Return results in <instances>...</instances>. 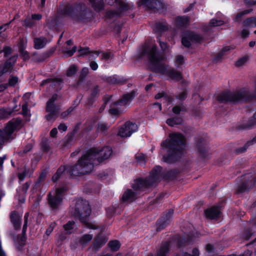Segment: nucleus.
I'll use <instances>...</instances> for the list:
<instances>
[{
  "label": "nucleus",
  "mask_w": 256,
  "mask_h": 256,
  "mask_svg": "<svg viewBox=\"0 0 256 256\" xmlns=\"http://www.w3.org/2000/svg\"><path fill=\"white\" fill-rule=\"evenodd\" d=\"M148 56L150 62V69L156 73L165 75L176 81H180L182 79V75L180 72L170 67L168 65L163 62L165 58L163 54L158 52L157 47L153 45L150 47L145 46L142 48L140 56Z\"/></svg>",
  "instance_id": "obj_1"
},
{
  "label": "nucleus",
  "mask_w": 256,
  "mask_h": 256,
  "mask_svg": "<svg viewBox=\"0 0 256 256\" xmlns=\"http://www.w3.org/2000/svg\"><path fill=\"white\" fill-rule=\"evenodd\" d=\"M180 174L178 168H173L169 170L162 171L160 166H155L150 172L149 175L144 178H140L134 180L132 188L134 190H141L143 187H156L162 180L166 182L172 181L176 180Z\"/></svg>",
  "instance_id": "obj_2"
},
{
  "label": "nucleus",
  "mask_w": 256,
  "mask_h": 256,
  "mask_svg": "<svg viewBox=\"0 0 256 256\" xmlns=\"http://www.w3.org/2000/svg\"><path fill=\"white\" fill-rule=\"evenodd\" d=\"M164 160H178L182 158L186 153V139L180 133L170 134L169 138L161 144Z\"/></svg>",
  "instance_id": "obj_3"
},
{
  "label": "nucleus",
  "mask_w": 256,
  "mask_h": 256,
  "mask_svg": "<svg viewBox=\"0 0 256 256\" xmlns=\"http://www.w3.org/2000/svg\"><path fill=\"white\" fill-rule=\"evenodd\" d=\"M74 166L62 165L57 170L52 176L54 182L60 178H74L77 176H82L90 173L93 170L94 164H98L104 161H77Z\"/></svg>",
  "instance_id": "obj_4"
},
{
  "label": "nucleus",
  "mask_w": 256,
  "mask_h": 256,
  "mask_svg": "<svg viewBox=\"0 0 256 256\" xmlns=\"http://www.w3.org/2000/svg\"><path fill=\"white\" fill-rule=\"evenodd\" d=\"M72 213L74 217L80 220L86 228L92 230L98 229V226L88 222L91 214V208L88 202L82 198L76 200L74 206L72 208Z\"/></svg>",
  "instance_id": "obj_5"
},
{
  "label": "nucleus",
  "mask_w": 256,
  "mask_h": 256,
  "mask_svg": "<svg viewBox=\"0 0 256 256\" xmlns=\"http://www.w3.org/2000/svg\"><path fill=\"white\" fill-rule=\"evenodd\" d=\"M60 12L76 22L88 20L92 15L90 10L84 5L68 4L61 8Z\"/></svg>",
  "instance_id": "obj_6"
},
{
  "label": "nucleus",
  "mask_w": 256,
  "mask_h": 256,
  "mask_svg": "<svg viewBox=\"0 0 256 256\" xmlns=\"http://www.w3.org/2000/svg\"><path fill=\"white\" fill-rule=\"evenodd\" d=\"M22 122L20 118L13 119L9 122L7 125L2 130H0V148L2 146L7 142H9L14 138V130L20 126Z\"/></svg>",
  "instance_id": "obj_7"
},
{
  "label": "nucleus",
  "mask_w": 256,
  "mask_h": 256,
  "mask_svg": "<svg viewBox=\"0 0 256 256\" xmlns=\"http://www.w3.org/2000/svg\"><path fill=\"white\" fill-rule=\"evenodd\" d=\"M67 190L65 187L56 189L54 194L50 192L47 196L48 204L50 208L54 212L60 209L63 204L64 194Z\"/></svg>",
  "instance_id": "obj_8"
},
{
  "label": "nucleus",
  "mask_w": 256,
  "mask_h": 256,
  "mask_svg": "<svg viewBox=\"0 0 256 256\" xmlns=\"http://www.w3.org/2000/svg\"><path fill=\"white\" fill-rule=\"evenodd\" d=\"M112 154V150L108 146L104 147L102 149L93 148L88 150L78 160H91L97 156L100 160H106L110 158Z\"/></svg>",
  "instance_id": "obj_9"
},
{
  "label": "nucleus",
  "mask_w": 256,
  "mask_h": 256,
  "mask_svg": "<svg viewBox=\"0 0 256 256\" xmlns=\"http://www.w3.org/2000/svg\"><path fill=\"white\" fill-rule=\"evenodd\" d=\"M254 187H256V174L252 172L245 174L240 178V183L236 189V194H242Z\"/></svg>",
  "instance_id": "obj_10"
},
{
  "label": "nucleus",
  "mask_w": 256,
  "mask_h": 256,
  "mask_svg": "<svg viewBox=\"0 0 256 256\" xmlns=\"http://www.w3.org/2000/svg\"><path fill=\"white\" fill-rule=\"evenodd\" d=\"M118 10H109L106 14V18L108 19H114L120 17L124 15V12L129 10L133 8V6L120 0L117 6Z\"/></svg>",
  "instance_id": "obj_11"
},
{
  "label": "nucleus",
  "mask_w": 256,
  "mask_h": 256,
  "mask_svg": "<svg viewBox=\"0 0 256 256\" xmlns=\"http://www.w3.org/2000/svg\"><path fill=\"white\" fill-rule=\"evenodd\" d=\"M138 6H143L146 9L154 12L166 9L165 4L160 0H140L138 2Z\"/></svg>",
  "instance_id": "obj_12"
},
{
  "label": "nucleus",
  "mask_w": 256,
  "mask_h": 256,
  "mask_svg": "<svg viewBox=\"0 0 256 256\" xmlns=\"http://www.w3.org/2000/svg\"><path fill=\"white\" fill-rule=\"evenodd\" d=\"M203 38L201 36L193 32L188 31L186 32L182 38V42L186 48L191 46V42L194 43H201Z\"/></svg>",
  "instance_id": "obj_13"
},
{
  "label": "nucleus",
  "mask_w": 256,
  "mask_h": 256,
  "mask_svg": "<svg viewBox=\"0 0 256 256\" xmlns=\"http://www.w3.org/2000/svg\"><path fill=\"white\" fill-rule=\"evenodd\" d=\"M174 211L172 209H169L168 212L159 218L156 222V231L158 232L164 229L170 224L173 216Z\"/></svg>",
  "instance_id": "obj_14"
},
{
  "label": "nucleus",
  "mask_w": 256,
  "mask_h": 256,
  "mask_svg": "<svg viewBox=\"0 0 256 256\" xmlns=\"http://www.w3.org/2000/svg\"><path fill=\"white\" fill-rule=\"evenodd\" d=\"M222 206L218 204L206 208L204 211L206 218L210 220H220L222 214Z\"/></svg>",
  "instance_id": "obj_15"
},
{
  "label": "nucleus",
  "mask_w": 256,
  "mask_h": 256,
  "mask_svg": "<svg viewBox=\"0 0 256 256\" xmlns=\"http://www.w3.org/2000/svg\"><path fill=\"white\" fill-rule=\"evenodd\" d=\"M137 130L138 126L136 124L128 121L120 128L118 135L122 138H127L130 136Z\"/></svg>",
  "instance_id": "obj_16"
},
{
  "label": "nucleus",
  "mask_w": 256,
  "mask_h": 256,
  "mask_svg": "<svg viewBox=\"0 0 256 256\" xmlns=\"http://www.w3.org/2000/svg\"><path fill=\"white\" fill-rule=\"evenodd\" d=\"M46 110L48 114L45 118L48 120L50 121L55 120L58 116L60 108L59 106L55 104L46 103Z\"/></svg>",
  "instance_id": "obj_17"
},
{
  "label": "nucleus",
  "mask_w": 256,
  "mask_h": 256,
  "mask_svg": "<svg viewBox=\"0 0 256 256\" xmlns=\"http://www.w3.org/2000/svg\"><path fill=\"white\" fill-rule=\"evenodd\" d=\"M144 188H146L143 187L140 190H134L133 188L134 191L131 189H127L122 194L120 200L122 202H134L137 198V192L142 191Z\"/></svg>",
  "instance_id": "obj_18"
},
{
  "label": "nucleus",
  "mask_w": 256,
  "mask_h": 256,
  "mask_svg": "<svg viewBox=\"0 0 256 256\" xmlns=\"http://www.w3.org/2000/svg\"><path fill=\"white\" fill-rule=\"evenodd\" d=\"M17 58L18 56H13L6 61L4 66H0V76L4 73L11 72Z\"/></svg>",
  "instance_id": "obj_19"
},
{
  "label": "nucleus",
  "mask_w": 256,
  "mask_h": 256,
  "mask_svg": "<svg viewBox=\"0 0 256 256\" xmlns=\"http://www.w3.org/2000/svg\"><path fill=\"white\" fill-rule=\"evenodd\" d=\"M106 242L107 240L104 236H102L100 234H98L95 236L92 242V250L94 252L98 250L106 244Z\"/></svg>",
  "instance_id": "obj_20"
},
{
  "label": "nucleus",
  "mask_w": 256,
  "mask_h": 256,
  "mask_svg": "<svg viewBox=\"0 0 256 256\" xmlns=\"http://www.w3.org/2000/svg\"><path fill=\"white\" fill-rule=\"evenodd\" d=\"M206 140L202 138H198L196 140V146L198 152L202 158H208L209 154L206 148Z\"/></svg>",
  "instance_id": "obj_21"
},
{
  "label": "nucleus",
  "mask_w": 256,
  "mask_h": 256,
  "mask_svg": "<svg viewBox=\"0 0 256 256\" xmlns=\"http://www.w3.org/2000/svg\"><path fill=\"white\" fill-rule=\"evenodd\" d=\"M10 220L14 228L16 230H18L20 229L22 225V216H20L17 211L14 210L11 212Z\"/></svg>",
  "instance_id": "obj_22"
},
{
  "label": "nucleus",
  "mask_w": 256,
  "mask_h": 256,
  "mask_svg": "<svg viewBox=\"0 0 256 256\" xmlns=\"http://www.w3.org/2000/svg\"><path fill=\"white\" fill-rule=\"evenodd\" d=\"M136 94V91L132 90L129 93H127L123 95L122 97L118 100L114 102V105H122L126 106L129 102L132 101Z\"/></svg>",
  "instance_id": "obj_23"
},
{
  "label": "nucleus",
  "mask_w": 256,
  "mask_h": 256,
  "mask_svg": "<svg viewBox=\"0 0 256 256\" xmlns=\"http://www.w3.org/2000/svg\"><path fill=\"white\" fill-rule=\"evenodd\" d=\"M63 80L60 78H50L43 80L40 86H43L46 84H50V86L57 89H60L59 86L62 84Z\"/></svg>",
  "instance_id": "obj_24"
},
{
  "label": "nucleus",
  "mask_w": 256,
  "mask_h": 256,
  "mask_svg": "<svg viewBox=\"0 0 256 256\" xmlns=\"http://www.w3.org/2000/svg\"><path fill=\"white\" fill-rule=\"evenodd\" d=\"M26 237L24 236H16L13 237V240L15 244L16 250L18 251H22L24 246L26 244Z\"/></svg>",
  "instance_id": "obj_25"
},
{
  "label": "nucleus",
  "mask_w": 256,
  "mask_h": 256,
  "mask_svg": "<svg viewBox=\"0 0 256 256\" xmlns=\"http://www.w3.org/2000/svg\"><path fill=\"white\" fill-rule=\"evenodd\" d=\"M78 52L80 53V56L89 54L88 58L90 60L95 59L94 54L98 56L100 53L99 51H90L88 47L82 48L81 46L80 47Z\"/></svg>",
  "instance_id": "obj_26"
},
{
  "label": "nucleus",
  "mask_w": 256,
  "mask_h": 256,
  "mask_svg": "<svg viewBox=\"0 0 256 256\" xmlns=\"http://www.w3.org/2000/svg\"><path fill=\"white\" fill-rule=\"evenodd\" d=\"M170 248V242L166 241L162 243L160 248L158 250L156 256H167Z\"/></svg>",
  "instance_id": "obj_27"
},
{
  "label": "nucleus",
  "mask_w": 256,
  "mask_h": 256,
  "mask_svg": "<svg viewBox=\"0 0 256 256\" xmlns=\"http://www.w3.org/2000/svg\"><path fill=\"white\" fill-rule=\"evenodd\" d=\"M190 19L186 16H178L175 20L176 25L178 28L186 27L190 24Z\"/></svg>",
  "instance_id": "obj_28"
},
{
  "label": "nucleus",
  "mask_w": 256,
  "mask_h": 256,
  "mask_svg": "<svg viewBox=\"0 0 256 256\" xmlns=\"http://www.w3.org/2000/svg\"><path fill=\"white\" fill-rule=\"evenodd\" d=\"M92 7L95 11L100 12L104 10V0H89Z\"/></svg>",
  "instance_id": "obj_29"
},
{
  "label": "nucleus",
  "mask_w": 256,
  "mask_h": 256,
  "mask_svg": "<svg viewBox=\"0 0 256 256\" xmlns=\"http://www.w3.org/2000/svg\"><path fill=\"white\" fill-rule=\"evenodd\" d=\"M168 24L166 22H156L154 27V30L156 33H162L168 30Z\"/></svg>",
  "instance_id": "obj_30"
},
{
  "label": "nucleus",
  "mask_w": 256,
  "mask_h": 256,
  "mask_svg": "<svg viewBox=\"0 0 256 256\" xmlns=\"http://www.w3.org/2000/svg\"><path fill=\"white\" fill-rule=\"evenodd\" d=\"M256 124V111L254 116L246 124H244L238 126V130H246L251 128L254 124Z\"/></svg>",
  "instance_id": "obj_31"
},
{
  "label": "nucleus",
  "mask_w": 256,
  "mask_h": 256,
  "mask_svg": "<svg viewBox=\"0 0 256 256\" xmlns=\"http://www.w3.org/2000/svg\"><path fill=\"white\" fill-rule=\"evenodd\" d=\"M34 47L36 49L43 48L48 42L47 38L44 37L36 38H34Z\"/></svg>",
  "instance_id": "obj_32"
},
{
  "label": "nucleus",
  "mask_w": 256,
  "mask_h": 256,
  "mask_svg": "<svg viewBox=\"0 0 256 256\" xmlns=\"http://www.w3.org/2000/svg\"><path fill=\"white\" fill-rule=\"evenodd\" d=\"M17 106H16L14 107V108H0V118H6L10 116L12 113L14 112H16L18 110V109L16 108Z\"/></svg>",
  "instance_id": "obj_33"
},
{
  "label": "nucleus",
  "mask_w": 256,
  "mask_h": 256,
  "mask_svg": "<svg viewBox=\"0 0 256 256\" xmlns=\"http://www.w3.org/2000/svg\"><path fill=\"white\" fill-rule=\"evenodd\" d=\"M192 238L190 236H188L186 238L180 237L176 240L177 246L180 248L184 247L190 242Z\"/></svg>",
  "instance_id": "obj_34"
},
{
  "label": "nucleus",
  "mask_w": 256,
  "mask_h": 256,
  "mask_svg": "<svg viewBox=\"0 0 256 256\" xmlns=\"http://www.w3.org/2000/svg\"><path fill=\"white\" fill-rule=\"evenodd\" d=\"M46 172L44 171L42 172L40 174L37 180L35 183L34 186L35 188L38 189L41 187V186L42 185V183L44 182L46 178Z\"/></svg>",
  "instance_id": "obj_35"
},
{
  "label": "nucleus",
  "mask_w": 256,
  "mask_h": 256,
  "mask_svg": "<svg viewBox=\"0 0 256 256\" xmlns=\"http://www.w3.org/2000/svg\"><path fill=\"white\" fill-rule=\"evenodd\" d=\"M183 122L182 119L178 116H175L168 118L166 120V124L170 126H174L175 125L181 124Z\"/></svg>",
  "instance_id": "obj_36"
},
{
  "label": "nucleus",
  "mask_w": 256,
  "mask_h": 256,
  "mask_svg": "<svg viewBox=\"0 0 256 256\" xmlns=\"http://www.w3.org/2000/svg\"><path fill=\"white\" fill-rule=\"evenodd\" d=\"M254 233V230L252 227L247 228H245L242 234V238L244 240H248Z\"/></svg>",
  "instance_id": "obj_37"
},
{
  "label": "nucleus",
  "mask_w": 256,
  "mask_h": 256,
  "mask_svg": "<svg viewBox=\"0 0 256 256\" xmlns=\"http://www.w3.org/2000/svg\"><path fill=\"white\" fill-rule=\"evenodd\" d=\"M19 52L24 60H28L30 56L27 51L25 50L24 40L22 39L19 44Z\"/></svg>",
  "instance_id": "obj_38"
},
{
  "label": "nucleus",
  "mask_w": 256,
  "mask_h": 256,
  "mask_svg": "<svg viewBox=\"0 0 256 256\" xmlns=\"http://www.w3.org/2000/svg\"><path fill=\"white\" fill-rule=\"evenodd\" d=\"M108 245L112 252L118 251L121 246V244L118 240H110Z\"/></svg>",
  "instance_id": "obj_39"
},
{
  "label": "nucleus",
  "mask_w": 256,
  "mask_h": 256,
  "mask_svg": "<svg viewBox=\"0 0 256 256\" xmlns=\"http://www.w3.org/2000/svg\"><path fill=\"white\" fill-rule=\"evenodd\" d=\"M93 238L92 234H84L80 239L79 242L82 246H86L88 243Z\"/></svg>",
  "instance_id": "obj_40"
},
{
  "label": "nucleus",
  "mask_w": 256,
  "mask_h": 256,
  "mask_svg": "<svg viewBox=\"0 0 256 256\" xmlns=\"http://www.w3.org/2000/svg\"><path fill=\"white\" fill-rule=\"evenodd\" d=\"M106 80L110 84H119L122 83V80L118 78L116 76H112L108 77Z\"/></svg>",
  "instance_id": "obj_41"
},
{
  "label": "nucleus",
  "mask_w": 256,
  "mask_h": 256,
  "mask_svg": "<svg viewBox=\"0 0 256 256\" xmlns=\"http://www.w3.org/2000/svg\"><path fill=\"white\" fill-rule=\"evenodd\" d=\"M78 70V66L76 64L71 65L67 70L66 76L69 77L74 76Z\"/></svg>",
  "instance_id": "obj_42"
},
{
  "label": "nucleus",
  "mask_w": 256,
  "mask_h": 256,
  "mask_svg": "<svg viewBox=\"0 0 256 256\" xmlns=\"http://www.w3.org/2000/svg\"><path fill=\"white\" fill-rule=\"evenodd\" d=\"M74 224L75 222L74 221L70 220L66 224L63 226V228L64 230L66 232L67 234H72V232H70V230L74 228Z\"/></svg>",
  "instance_id": "obj_43"
},
{
  "label": "nucleus",
  "mask_w": 256,
  "mask_h": 256,
  "mask_svg": "<svg viewBox=\"0 0 256 256\" xmlns=\"http://www.w3.org/2000/svg\"><path fill=\"white\" fill-rule=\"evenodd\" d=\"M117 106L118 105H114V102L111 104L110 108L109 110V113L111 115L118 116L121 114V111L116 108Z\"/></svg>",
  "instance_id": "obj_44"
},
{
  "label": "nucleus",
  "mask_w": 256,
  "mask_h": 256,
  "mask_svg": "<svg viewBox=\"0 0 256 256\" xmlns=\"http://www.w3.org/2000/svg\"><path fill=\"white\" fill-rule=\"evenodd\" d=\"M88 74V69L87 68H84L80 73L78 82H82L84 81L85 78Z\"/></svg>",
  "instance_id": "obj_45"
},
{
  "label": "nucleus",
  "mask_w": 256,
  "mask_h": 256,
  "mask_svg": "<svg viewBox=\"0 0 256 256\" xmlns=\"http://www.w3.org/2000/svg\"><path fill=\"white\" fill-rule=\"evenodd\" d=\"M41 148L42 150L45 152H47L50 150V142L47 139H42L41 142Z\"/></svg>",
  "instance_id": "obj_46"
},
{
  "label": "nucleus",
  "mask_w": 256,
  "mask_h": 256,
  "mask_svg": "<svg viewBox=\"0 0 256 256\" xmlns=\"http://www.w3.org/2000/svg\"><path fill=\"white\" fill-rule=\"evenodd\" d=\"M106 216L110 218L113 217L116 211V208L112 206L106 208Z\"/></svg>",
  "instance_id": "obj_47"
},
{
  "label": "nucleus",
  "mask_w": 256,
  "mask_h": 256,
  "mask_svg": "<svg viewBox=\"0 0 256 256\" xmlns=\"http://www.w3.org/2000/svg\"><path fill=\"white\" fill-rule=\"evenodd\" d=\"M200 250L198 248H194L192 250V254H190L188 252H184L182 253V256H180L178 254H176L175 256H200Z\"/></svg>",
  "instance_id": "obj_48"
},
{
  "label": "nucleus",
  "mask_w": 256,
  "mask_h": 256,
  "mask_svg": "<svg viewBox=\"0 0 256 256\" xmlns=\"http://www.w3.org/2000/svg\"><path fill=\"white\" fill-rule=\"evenodd\" d=\"M250 209L252 212L254 214V216L252 219V222L254 226H256V200L252 204Z\"/></svg>",
  "instance_id": "obj_49"
},
{
  "label": "nucleus",
  "mask_w": 256,
  "mask_h": 256,
  "mask_svg": "<svg viewBox=\"0 0 256 256\" xmlns=\"http://www.w3.org/2000/svg\"><path fill=\"white\" fill-rule=\"evenodd\" d=\"M18 82V78L11 76L8 80V86H14Z\"/></svg>",
  "instance_id": "obj_50"
},
{
  "label": "nucleus",
  "mask_w": 256,
  "mask_h": 256,
  "mask_svg": "<svg viewBox=\"0 0 256 256\" xmlns=\"http://www.w3.org/2000/svg\"><path fill=\"white\" fill-rule=\"evenodd\" d=\"M250 12V10H244L242 12H238L236 14V18H235L236 21V22H240L241 20H242V17L244 15L248 14Z\"/></svg>",
  "instance_id": "obj_51"
},
{
  "label": "nucleus",
  "mask_w": 256,
  "mask_h": 256,
  "mask_svg": "<svg viewBox=\"0 0 256 256\" xmlns=\"http://www.w3.org/2000/svg\"><path fill=\"white\" fill-rule=\"evenodd\" d=\"M74 107L70 106L68 108L66 111L62 112L60 114V116L62 118H65L70 114L74 110Z\"/></svg>",
  "instance_id": "obj_52"
},
{
  "label": "nucleus",
  "mask_w": 256,
  "mask_h": 256,
  "mask_svg": "<svg viewBox=\"0 0 256 256\" xmlns=\"http://www.w3.org/2000/svg\"><path fill=\"white\" fill-rule=\"evenodd\" d=\"M76 50L77 48L76 46H74L71 50H68L67 48H66L64 50V54L66 55V56L70 57L74 54L76 52Z\"/></svg>",
  "instance_id": "obj_53"
},
{
  "label": "nucleus",
  "mask_w": 256,
  "mask_h": 256,
  "mask_svg": "<svg viewBox=\"0 0 256 256\" xmlns=\"http://www.w3.org/2000/svg\"><path fill=\"white\" fill-rule=\"evenodd\" d=\"M184 62V58L182 56L178 55L176 56L175 63L178 68H179L180 66L182 65Z\"/></svg>",
  "instance_id": "obj_54"
},
{
  "label": "nucleus",
  "mask_w": 256,
  "mask_h": 256,
  "mask_svg": "<svg viewBox=\"0 0 256 256\" xmlns=\"http://www.w3.org/2000/svg\"><path fill=\"white\" fill-rule=\"evenodd\" d=\"M48 26L51 28L56 24V18L54 17H50L46 21Z\"/></svg>",
  "instance_id": "obj_55"
},
{
  "label": "nucleus",
  "mask_w": 256,
  "mask_h": 256,
  "mask_svg": "<svg viewBox=\"0 0 256 256\" xmlns=\"http://www.w3.org/2000/svg\"><path fill=\"white\" fill-rule=\"evenodd\" d=\"M35 24L33 19L30 18H28L24 20V26L28 27H32Z\"/></svg>",
  "instance_id": "obj_56"
},
{
  "label": "nucleus",
  "mask_w": 256,
  "mask_h": 256,
  "mask_svg": "<svg viewBox=\"0 0 256 256\" xmlns=\"http://www.w3.org/2000/svg\"><path fill=\"white\" fill-rule=\"evenodd\" d=\"M244 26H254V18H249L242 22Z\"/></svg>",
  "instance_id": "obj_57"
},
{
  "label": "nucleus",
  "mask_w": 256,
  "mask_h": 256,
  "mask_svg": "<svg viewBox=\"0 0 256 256\" xmlns=\"http://www.w3.org/2000/svg\"><path fill=\"white\" fill-rule=\"evenodd\" d=\"M99 91V86L98 85L95 86L91 90L90 96H92V97L96 98L98 96Z\"/></svg>",
  "instance_id": "obj_58"
},
{
  "label": "nucleus",
  "mask_w": 256,
  "mask_h": 256,
  "mask_svg": "<svg viewBox=\"0 0 256 256\" xmlns=\"http://www.w3.org/2000/svg\"><path fill=\"white\" fill-rule=\"evenodd\" d=\"M223 21L220 20H216L215 19L212 20L210 22V24L212 26H217L222 25Z\"/></svg>",
  "instance_id": "obj_59"
},
{
  "label": "nucleus",
  "mask_w": 256,
  "mask_h": 256,
  "mask_svg": "<svg viewBox=\"0 0 256 256\" xmlns=\"http://www.w3.org/2000/svg\"><path fill=\"white\" fill-rule=\"evenodd\" d=\"M108 128L107 124H100L98 125V130L101 132H104Z\"/></svg>",
  "instance_id": "obj_60"
},
{
  "label": "nucleus",
  "mask_w": 256,
  "mask_h": 256,
  "mask_svg": "<svg viewBox=\"0 0 256 256\" xmlns=\"http://www.w3.org/2000/svg\"><path fill=\"white\" fill-rule=\"evenodd\" d=\"M187 94V92L185 90L182 92L176 95V98L180 100H184L186 98Z\"/></svg>",
  "instance_id": "obj_61"
},
{
  "label": "nucleus",
  "mask_w": 256,
  "mask_h": 256,
  "mask_svg": "<svg viewBox=\"0 0 256 256\" xmlns=\"http://www.w3.org/2000/svg\"><path fill=\"white\" fill-rule=\"evenodd\" d=\"M249 147L248 144L246 143L242 147L238 148L235 150V153L236 154H240L244 152L247 148Z\"/></svg>",
  "instance_id": "obj_62"
},
{
  "label": "nucleus",
  "mask_w": 256,
  "mask_h": 256,
  "mask_svg": "<svg viewBox=\"0 0 256 256\" xmlns=\"http://www.w3.org/2000/svg\"><path fill=\"white\" fill-rule=\"evenodd\" d=\"M12 48L9 46H4L2 50L0 51V54L4 52V56L7 57L12 54Z\"/></svg>",
  "instance_id": "obj_63"
},
{
  "label": "nucleus",
  "mask_w": 256,
  "mask_h": 256,
  "mask_svg": "<svg viewBox=\"0 0 256 256\" xmlns=\"http://www.w3.org/2000/svg\"><path fill=\"white\" fill-rule=\"evenodd\" d=\"M108 176V174L106 171H103L102 172L98 174L97 176L99 180H104L107 178Z\"/></svg>",
  "instance_id": "obj_64"
}]
</instances>
